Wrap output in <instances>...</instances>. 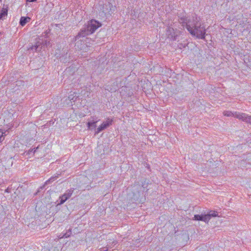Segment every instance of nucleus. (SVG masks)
Listing matches in <instances>:
<instances>
[{"mask_svg":"<svg viewBox=\"0 0 251 251\" xmlns=\"http://www.w3.org/2000/svg\"><path fill=\"white\" fill-rule=\"evenodd\" d=\"M179 22L182 24V26L186 27L191 35L199 39H204L205 29L199 22L197 17H193L191 19H188L185 17H182L179 19Z\"/></svg>","mask_w":251,"mask_h":251,"instance_id":"nucleus-1","label":"nucleus"},{"mask_svg":"<svg viewBox=\"0 0 251 251\" xmlns=\"http://www.w3.org/2000/svg\"><path fill=\"white\" fill-rule=\"evenodd\" d=\"M101 26V24L95 20H91L84 25L80 31L74 38L75 41L79 38L84 37L87 35L93 33L96 29Z\"/></svg>","mask_w":251,"mask_h":251,"instance_id":"nucleus-2","label":"nucleus"},{"mask_svg":"<svg viewBox=\"0 0 251 251\" xmlns=\"http://www.w3.org/2000/svg\"><path fill=\"white\" fill-rule=\"evenodd\" d=\"M113 120L107 118L106 121L103 122V123L95 131V134H97L102 130H104L112 124Z\"/></svg>","mask_w":251,"mask_h":251,"instance_id":"nucleus-3","label":"nucleus"},{"mask_svg":"<svg viewBox=\"0 0 251 251\" xmlns=\"http://www.w3.org/2000/svg\"><path fill=\"white\" fill-rule=\"evenodd\" d=\"M235 118L251 124V116H249L246 113L237 112V113L235 114Z\"/></svg>","mask_w":251,"mask_h":251,"instance_id":"nucleus-4","label":"nucleus"},{"mask_svg":"<svg viewBox=\"0 0 251 251\" xmlns=\"http://www.w3.org/2000/svg\"><path fill=\"white\" fill-rule=\"evenodd\" d=\"M166 35L168 36V38L173 40H176L177 35H176L174 28L171 27H168L166 30Z\"/></svg>","mask_w":251,"mask_h":251,"instance_id":"nucleus-5","label":"nucleus"},{"mask_svg":"<svg viewBox=\"0 0 251 251\" xmlns=\"http://www.w3.org/2000/svg\"><path fill=\"white\" fill-rule=\"evenodd\" d=\"M80 38L76 40L78 41L75 43V48L79 50H84L87 49V47L85 46L84 42L82 40L79 39Z\"/></svg>","mask_w":251,"mask_h":251,"instance_id":"nucleus-6","label":"nucleus"},{"mask_svg":"<svg viewBox=\"0 0 251 251\" xmlns=\"http://www.w3.org/2000/svg\"><path fill=\"white\" fill-rule=\"evenodd\" d=\"M194 220L197 221H203L205 223H208V216H206V214L204 215H195L193 219Z\"/></svg>","mask_w":251,"mask_h":251,"instance_id":"nucleus-7","label":"nucleus"},{"mask_svg":"<svg viewBox=\"0 0 251 251\" xmlns=\"http://www.w3.org/2000/svg\"><path fill=\"white\" fill-rule=\"evenodd\" d=\"M8 5V4H3V7L1 9V13L0 14V20L2 18H4L7 15Z\"/></svg>","mask_w":251,"mask_h":251,"instance_id":"nucleus-8","label":"nucleus"},{"mask_svg":"<svg viewBox=\"0 0 251 251\" xmlns=\"http://www.w3.org/2000/svg\"><path fill=\"white\" fill-rule=\"evenodd\" d=\"M206 216H208V222L212 217H219L218 212L217 211L211 210L207 214H206Z\"/></svg>","mask_w":251,"mask_h":251,"instance_id":"nucleus-9","label":"nucleus"},{"mask_svg":"<svg viewBox=\"0 0 251 251\" xmlns=\"http://www.w3.org/2000/svg\"><path fill=\"white\" fill-rule=\"evenodd\" d=\"M30 18L28 17H22L20 19V24L22 26H24L27 23L29 22Z\"/></svg>","mask_w":251,"mask_h":251,"instance_id":"nucleus-10","label":"nucleus"},{"mask_svg":"<svg viewBox=\"0 0 251 251\" xmlns=\"http://www.w3.org/2000/svg\"><path fill=\"white\" fill-rule=\"evenodd\" d=\"M41 44L39 42H37L35 45L32 46L28 49V50H34L36 51H39L42 48V47H40Z\"/></svg>","mask_w":251,"mask_h":251,"instance_id":"nucleus-11","label":"nucleus"},{"mask_svg":"<svg viewBox=\"0 0 251 251\" xmlns=\"http://www.w3.org/2000/svg\"><path fill=\"white\" fill-rule=\"evenodd\" d=\"M74 190L75 189L74 188H71L70 189L67 190L64 194V195L66 197V198H68V199H69L72 196Z\"/></svg>","mask_w":251,"mask_h":251,"instance_id":"nucleus-12","label":"nucleus"},{"mask_svg":"<svg viewBox=\"0 0 251 251\" xmlns=\"http://www.w3.org/2000/svg\"><path fill=\"white\" fill-rule=\"evenodd\" d=\"M237 113V112H231L230 111H224L223 112V114L224 116H227V117H231L233 116L235 117V114Z\"/></svg>","mask_w":251,"mask_h":251,"instance_id":"nucleus-13","label":"nucleus"},{"mask_svg":"<svg viewBox=\"0 0 251 251\" xmlns=\"http://www.w3.org/2000/svg\"><path fill=\"white\" fill-rule=\"evenodd\" d=\"M76 93H73V94H70L68 97V99L72 101H75L77 99Z\"/></svg>","mask_w":251,"mask_h":251,"instance_id":"nucleus-14","label":"nucleus"},{"mask_svg":"<svg viewBox=\"0 0 251 251\" xmlns=\"http://www.w3.org/2000/svg\"><path fill=\"white\" fill-rule=\"evenodd\" d=\"M97 121L95 122H89L87 123V127L89 129H91V127L95 128L96 127V123Z\"/></svg>","mask_w":251,"mask_h":251,"instance_id":"nucleus-15","label":"nucleus"},{"mask_svg":"<svg viewBox=\"0 0 251 251\" xmlns=\"http://www.w3.org/2000/svg\"><path fill=\"white\" fill-rule=\"evenodd\" d=\"M60 201L58 203V204H63L68 199L64 195V194L59 197Z\"/></svg>","mask_w":251,"mask_h":251,"instance_id":"nucleus-16","label":"nucleus"},{"mask_svg":"<svg viewBox=\"0 0 251 251\" xmlns=\"http://www.w3.org/2000/svg\"><path fill=\"white\" fill-rule=\"evenodd\" d=\"M7 131L3 132L1 129H0V142H2L7 135L6 132Z\"/></svg>","mask_w":251,"mask_h":251,"instance_id":"nucleus-17","label":"nucleus"},{"mask_svg":"<svg viewBox=\"0 0 251 251\" xmlns=\"http://www.w3.org/2000/svg\"><path fill=\"white\" fill-rule=\"evenodd\" d=\"M57 176H56L50 177L49 179H48L47 181H46V182H45V184L46 185H47V184L50 183V182H53V181H54L55 179H57Z\"/></svg>","mask_w":251,"mask_h":251,"instance_id":"nucleus-18","label":"nucleus"},{"mask_svg":"<svg viewBox=\"0 0 251 251\" xmlns=\"http://www.w3.org/2000/svg\"><path fill=\"white\" fill-rule=\"evenodd\" d=\"M108 249H109V247L106 246V247L100 248V251H107L108 250Z\"/></svg>","mask_w":251,"mask_h":251,"instance_id":"nucleus-19","label":"nucleus"},{"mask_svg":"<svg viewBox=\"0 0 251 251\" xmlns=\"http://www.w3.org/2000/svg\"><path fill=\"white\" fill-rule=\"evenodd\" d=\"M50 45V42L49 41L46 40L44 42V46H46L47 47Z\"/></svg>","mask_w":251,"mask_h":251,"instance_id":"nucleus-20","label":"nucleus"},{"mask_svg":"<svg viewBox=\"0 0 251 251\" xmlns=\"http://www.w3.org/2000/svg\"><path fill=\"white\" fill-rule=\"evenodd\" d=\"M10 189L8 187L5 190V192H6V193H10Z\"/></svg>","mask_w":251,"mask_h":251,"instance_id":"nucleus-21","label":"nucleus"},{"mask_svg":"<svg viewBox=\"0 0 251 251\" xmlns=\"http://www.w3.org/2000/svg\"><path fill=\"white\" fill-rule=\"evenodd\" d=\"M69 235H67V233H65V234H64L63 235V236H62V237H69Z\"/></svg>","mask_w":251,"mask_h":251,"instance_id":"nucleus-22","label":"nucleus"},{"mask_svg":"<svg viewBox=\"0 0 251 251\" xmlns=\"http://www.w3.org/2000/svg\"><path fill=\"white\" fill-rule=\"evenodd\" d=\"M33 151V149L29 150V151H28V153L29 154V153H30V152H32V151Z\"/></svg>","mask_w":251,"mask_h":251,"instance_id":"nucleus-23","label":"nucleus"},{"mask_svg":"<svg viewBox=\"0 0 251 251\" xmlns=\"http://www.w3.org/2000/svg\"><path fill=\"white\" fill-rule=\"evenodd\" d=\"M28 1H29V2H34L35 1V0H27Z\"/></svg>","mask_w":251,"mask_h":251,"instance_id":"nucleus-24","label":"nucleus"},{"mask_svg":"<svg viewBox=\"0 0 251 251\" xmlns=\"http://www.w3.org/2000/svg\"><path fill=\"white\" fill-rule=\"evenodd\" d=\"M1 0H0V1H1Z\"/></svg>","mask_w":251,"mask_h":251,"instance_id":"nucleus-25","label":"nucleus"}]
</instances>
